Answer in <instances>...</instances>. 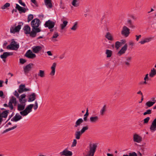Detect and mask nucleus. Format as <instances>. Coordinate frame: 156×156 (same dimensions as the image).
Listing matches in <instances>:
<instances>
[{"label": "nucleus", "mask_w": 156, "mask_h": 156, "mask_svg": "<svg viewBox=\"0 0 156 156\" xmlns=\"http://www.w3.org/2000/svg\"><path fill=\"white\" fill-rule=\"evenodd\" d=\"M132 57L131 56H128L126 58V61L129 62L132 59Z\"/></svg>", "instance_id": "obj_50"}, {"label": "nucleus", "mask_w": 156, "mask_h": 156, "mask_svg": "<svg viewBox=\"0 0 156 156\" xmlns=\"http://www.w3.org/2000/svg\"><path fill=\"white\" fill-rule=\"evenodd\" d=\"M82 133L80 131H77L75 132V137L76 139L79 140L80 138V136L82 135Z\"/></svg>", "instance_id": "obj_34"}, {"label": "nucleus", "mask_w": 156, "mask_h": 156, "mask_svg": "<svg viewBox=\"0 0 156 156\" xmlns=\"http://www.w3.org/2000/svg\"><path fill=\"white\" fill-rule=\"evenodd\" d=\"M44 3L48 8H50L52 7V5L51 0H44Z\"/></svg>", "instance_id": "obj_27"}, {"label": "nucleus", "mask_w": 156, "mask_h": 156, "mask_svg": "<svg viewBox=\"0 0 156 156\" xmlns=\"http://www.w3.org/2000/svg\"><path fill=\"white\" fill-rule=\"evenodd\" d=\"M59 35L57 32H55L51 38V40L53 41H56L57 40L56 38Z\"/></svg>", "instance_id": "obj_32"}, {"label": "nucleus", "mask_w": 156, "mask_h": 156, "mask_svg": "<svg viewBox=\"0 0 156 156\" xmlns=\"http://www.w3.org/2000/svg\"><path fill=\"white\" fill-rule=\"evenodd\" d=\"M19 47V45L15 41L11 42L10 44L7 46V48L11 50H16Z\"/></svg>", "instance_id": "obj_5"}, {"label": "nucleus", "mask_w": 156, "mask_h": 156, "mask_svg": "<svg viewBox=\"0 0 156 156\" xmlns=\"http://www.w3.org/2000/svg\"><path fill=\"white\" fill-rule=\"evenodd\" d=\"M32 64H29L23 67V71L25 74H27L30 70Z\"/></svg>", "instance_id": "obj_22"}, {"label": "nucleus", "mask_w": 156, "mask_h": 156, "mask_svg": "<svg viewBox=\"0 0 156 156\" xmlns=\"http://www.w3.org/2000/svg\"><path fill=\"white\" fill-rule=\"evenodd\" d=\"M152 101H149L146 103V105L148 107H150L153 106L155 103V100L154 98H151Z\"/></svg>", "instance_id": "obj_23"}, {"label": "nucleus", "mask_w": 156, "mask_h": 156, "mask_svg": "<svg viewBox=\"0 0 156 156\" xmlns=\"http://www.w3.org/2000/svg\"><path fill=\"white\" fill-rule=\"evenodd\" d=\"M60 156H72L73 153L72 151H69L67 148L65 149L59 153Z\"/></svg>", "instance_id": "obj_9"}, {"label": "nucleus", "mask_w": 156, "mask_h": 156, "mask_svg": "<svg viewBox=\"0 0 156 156\" xmlns=\"http://www.w3.org/2000/svg\"><path fill=\"white\" fill-rule=\"evenodd\" d=\"M38 103L37 101L35 102V105H34V110H36L38 108Z\"/></svg>", "instance_id": "obj_49"}, {"label": "nucleus", "mask_w": 156, "mask_h": 156, "mask_svg": "<svg viewBox=\"0 0 156 156\" xmlns=\"http://www.w3.org/2000/svg\"><path fill=\"white\" fill-rule=\"evenodd\" d=\"M78 23L77 22L74 23L73 25L71 28V30L73 31H75L78 28Z\"/></svg>", "instance_id": "obj_40"}, {"label": "nucleus", "mask_w": 156, "mask_h": 156, "mask_svg": "<svg viewBox=\"0 0 156 156\" xmlns=\"http://www.w3.org/2000/svg\"><path fill=\"white\" fill-rule=\"evenodd\" d=\"M77 144V140L76 139H75L73 140V142L72 143V145H71L72 147H74L76 146Z\"/></svg>", "instance_id": "obj_47"}, {"label": "nucleus", "mask_w": 156, "mask_h": 156, "mask_svg": "<svg viewBox=\"0 0 156 156\" xmlns=\"http://www.w3.org/2000/svg\"><path fill=\"white\" fill-rule=\"evenodd\" d=\"M19 3L21 5L23 6H25V4L24 3H23L22 2V0H19Z\"/></svg>", "instance_id": "obj_53"}, {"label": "nucleus", "mask_w": 156, "mask_h": 156, "mask_svg": "<svg viewBox=\"0 0 156 156\" xmlns=\"http://www.w3.org/2000/svg\"><path fill=\"white\" fill-rule=\"evenodd\" d=\"M129 45L133 46L134 45V43L132 41H130L129 43Z\"/></svg>", "instance_id": "obj_59"}, {"label": "nucleus", "mask_w": 156, "mask_h": 156, "mask_svg": "<svg viewBox=\"0 0 156 156\" xmlns=\"http://www.w3.org/2000/svg\"><path fill=\"white\" fill-rule=\"evenodd\" d=\"M16 8L20 12V13H25L27 10H28V9L27 8H24L20 6L18 4H16Z\"/></svg>", "instance_id": "obj_19"}, {"label": "nucleus", "mask_w": 156, "mask_h": 156, "mask_svg": "<svg viewBox=\"0 0 156 156\" xmlns=\"http://www.w3.org/2000/svg\"><path fill=\"white\" fill-rule=\"evenodd\" d=\"M148 74H147L146 75L145 77L144 78V80L146 81L147 80H148Z\"/></svg>", "instance_id": "obj_56"}, {"label": "nucleus", "mask_w": 156, "mask_h": 156, "mask_svg": "<svg viewBox=\"0 0 156 156\" xmlns=\"http://www.w3.org/2000/svg\"><path fill=\"white\" fill-rule=\"evenodd\" d=\"M133 140L134 142L140 143L142 141V137L139 135L135 133L133 135Z\"/></svg>", "instance_id": "obj_14"}, {"label": "nucleus", "mask_w": 156, "mask_h": 156, "mask_svg": "<svg viewBox=\"0 0 156 156\" xmlns=\"http://www.w3.org/2000/svg\"><path fill=\"white\" fill-rule=\"evenodd\" d=\"M72 5L74 7H77L79 6V4L77 0H73L72 2Z\"/></svg>", "instance_id": "obj_39"}, {"label": "nucleus", "mask_w": 156, "mask_h": 156, "mask_svg": "<svg viewBox=\"0 0 156 156\" xmlns=\"http://www.w3.org/2000/svg\"><path fill=\"white\" fill-rule=\"evenodd\" d=\"M122 45L121 43L119 41H116L115 43V47L118 49Z\"/></svg>", "instance_id": "obj_41"}, {"label": "nucleus", "mask_w": 156, "mask_h": 156, "mask_svg": "<svg viewBox=\"0 0 156 156\" xmlns=\"http://www.w3.org/2000/svg\"><path fill=\"white\" fill-rule=\"evenodd\" d=\"M47 54L49 56H51L52 55L51 51H48L47 52Z\"/></svg>", "instance_id": "obj_58"}, {"label": "nucleus", "mask_w": 156, "mask_h": 156, "mask_svg": "<svg viewBox=\"0 0 156 156\" xmlns=\"http://www.w3.org/2000/svg\"><path fill=\"white\" fill-rule=\"evenodd\" d=\"M64 55L65 54H64L60 55V56L59 57L60 59H63L64 57Z\"/></svg>", "instance_id": "obj_57"}, {"label": "nucleus", "mask_w": 156, "mask_h": 156, "mask_svg": "<svg viewBox=\"0 0 156 156\" xmlns=\"http://www.w3.org/2000/svg\"><path fill=\"white\" fill-rule=\"evenodd\" d=\"M14 95H15L17 98H19V94H18L17 92L15 90L14 93Z\"/></svg>", "instance_id": "obj_55"}, {"label": "nucleus", "mask_w": 156, "mask_h": 156, "mask_svg": "<svg viewBox=\"0 0 156 156\" xmlns=\"http://www.w3.org/2000/svg\"><path fill=\"white\" fill-rule=\"evenodd\" d=\"M152 110L151 109H148L144 113L143 115H149L151 113Z\"/></svg>", "instance_id": "obj_45"}, {"label": "nucleus", "mask_w": 156, "mask_h": 156, "mask_svg": "<svg viewBox=\"0 0 156 156\" xmlns=\"http://www.w3.org/2000/svg\"><path fill=\"white\" fill-rule=\"evenodd\" d=\"M88 126H84L83 127L81 130L80 131V132H81V133H82V134L84 132H85L86 131L88 130Z\"/></svg>", "instance_id": "obj_42"}, {"label": "nucleus", "mask_w": 156, "mask_h": 156, "mask_svg": "<svg viewBox=\"0 0 156 156\" xmlns=\"http://www.w3.org/2000/svg\"><path fill=\"white\" fill-rule=\"evenodd\" d=\"M36 94L34 93L32 94L29 96V99L28 100V102H31L34 101L36 99Z\"/></svg>", "instance_id": "obj_30"}, {"label": "nucleus", "mask_w": 156, "mask_h": 156, "mask_svg": "<svg viewBox=\"0 0 156 156\" xmlns=\"http://www.w3.org/2000/svg\"><path fill=\"white\" fill-rule=\"evenodd\" d=\"M33 106V104H30L28 105L24 110L20 112V114L23 117L27 116L29 113L32 112Z\"/></svg>", "instance_id": "obj_2"}, {"label": "nucleus", "mask_w": 156, "mask_h": 156, "mask_svg": "<svg viewBox=\"0 0 156 156\" xmlns=\"http://www.w3.org/2000/svg\"><path fill=\"white\" fill-rule=\"evenodd\" d=\"M105 37L108 40L110 41H113L114 40V37L109 32H107L105 35Z\"/></svg>", "instance_id": "obj_24"}, {"label": "nucleus", "mask_w": 156, "mask_h": 156, "mask_svg": "<svg viewBox=\"0 0 156 156\" xmlns=\"http://www.w3.org/2000/svg\"><path fill=\"white\" fill-rule=\"evenodd\" d=\"M17 127V126L16 125H15L14 126H13V127H12L11 128H10V129H11V130H12V129H15V128H16V127Z\"/></svg>", "instance_id": "obj_62"}, {"label": "nucleus", "mask_w": 156, "mask_h": 156, "mask_svg": "<svg viewBox=\"0 0 156 156\" xmlns=\"http://www.w3.org/2000/svg\"><path fill=\"white\" fill-rule=\"evenodd\" d=\"M22 115H20L19 113H16L15 115L11 119V121L13 122H17L22 119Z\"/></svg>", "instance_id": "obj_21"}, {"label": "nucleus", "mask_w": 156, "mask_h": 156, "mask_svg": "<svg viewBox=\"0 0 156 156\" xmlns=\"http://www.w3.org/2000/svg\"><path fill=\"white\" fill-rule=\"evenodd\" d=\"M150 119V118L149 117H147L146 118L144 119V124L147 123L148 122Z\"/></svg>", "instance_id": "obj_48"}, {"label": "nucleus", "mask_w": 156, "mask_h": 156, "mask_svg": "<svg viewBox=\"0 0 156 156\" xmlns=\"http://www.w3.org/2000/svg\"><path fill=\"white\" fill-rule=\"evenodd\" d=\"M105 54L106 55V57L108 58H110L111 57L112 52L111 50L107 49L106 50Z\"/></svg>", "instance_id": "obj_36"}, {"label": "nucleus", "mask_w": 156, "mask_h": 156, "mask_svg": "<svg viewBox=\"0 0 156 156\" xmlns=\"http://www.w3.org/2000/svg\"><path fill=\"white\" fill-rule=\"evenodd\" d=\"M42 48V47L41 46L35 45L32 47L31 49L34 53L37 54L40 52Z\"/></svg>", "instance_id": "obj_11"}, {"label": "nucleus", "mask_w": 156, "mask_h": 156, "mask_svg": "<svg viewBox=\"0 0 156 156\" xmlns=\"http://www.w3.org/2000/svg\"><path fill=\"white\" fill-rule=\"evenodd\" d=\"M130 29L126 26H124L121 31V34L125 37H128L130 34Z\"/></svg>", "instance_id": "obj_6"}, {"label": "nucleus", "mask_w": 156, "mask_h": 156, "mask_svg": "<svg viewBox=\"0 0 156 156\" xmlns=\"http://www.w3.org/2000/svg\"><path fill=\"white\" fill-rule=\"evenodd\" d=\"M89 113L88 112V109L87 108L86 111V112L85 114L84 115L83 120L85 121H86L87 120V116L88 115Z\"/></svg>", "instance_id": "obj_44"}, {"label": "nucleus", "mask_w": 156, "mask_h": 156, "mask_svg": "<svg viewBox=\"0 0 156 156\" xmlns=\"http://www.w3.org/2000/svg\"><path fill=\"white\" fill-rule=\"evenodd\" d=\"M153 39V37H146L142 39L141 41L139 42V43H140L141 44H143L145 43H148L152 40Z\"/></svg>", "instance_id": "obj_20"}, {"label": "nucleus", "mask_w": 156, "mask_h": 156, "mask_svg": "<svg viewBox=\"0 0 156 156\" xmlns=\"http://www.w3.org/2000/svg\"><path fill=\"white\" fill-rule=\"evenodd\" d=\"M10 6V4L9 3H6L4 5L2 6L1 7V8L2 9H6L7 7H9Z\"/></svg>", "instance_id": "obj_43"}, {"label": "nucleus", "mask_w": 156, "mask_h": 156, "mask_svg": "<svg viewBox=\"0 0 156 156\" xmlns=\"http://www.w3.org/2000/svg\"><path fill=\"white\" fill-rule=\"evenodd\" d=\"M135 36L136 37V40L137 41H138L139 39L141 38V35H136Z\"/></svg>", "instance_id": "obj_54"}, {"label": "nucleus", "mask_w": 156, "mask_h": 156, "mask_svg": "<svg viewBox=\"0 0 156 156\" xmlns=\"http://www.w3.org/2000/svg\"><path fill=\"white\" fill-rule=\"evenodd\" d=\"M21 28V26L20 25H18L16 27L12 26L10 29V32L13 34L19 32Z\"/></svg>", "instance_id": "obj_10"}, {"label": "nucleus", "mask_w": 156, "mask_h": 156, "mask_svg": "<svg viewBox=\"0 0 156 156\" xmlns=\"http://www.w3.org/2000/svg\"><path fill=\"white\" fill-rule=\"evenodd\" d=\"M30 90L29 89L25 88V86L24 84H21L19 87V89L18 90V92L20 93H21L25 91H29Z\"/></svg>", "instance_id": "obj_13"}, {"label": "nucleus", "mask_w": 156, "mask_h": 156, "mask_svg": "<svg viewBox=\"0 0 156 156\" xmlns=\"http://www.w3.org/2000/svg\"><path fill=\"white\" fill-rule=\"evenodd\" d=\"M125 64L127 66H129L130 65L129 63L128 62L126 61V62H125Z\"/></svg>", "instance_id": "obj_63"}, {"label": "nucleus", "mask_w": 156, "mask_h": 156, "mask_svg": "<svg viewBox=\"0 0 156 156\" xmlns=\"http://www.w3.org/2000/svg\"><path fill=\"white\" fill-rule=\"evenodd\" d=\"M3 95V93L2 91L0 90V97H2Z\"/></svg>", "instance_id": "obj_61"}, {"label": "nucleus", "mask_w": 156, "mask_h": 156, "mask_svg": "<svg viewBox=\"0 0 156 156\" xmlns=\"http://www.w3.org/2000/svg\"><path fill=\"white\" fill-rule=\"evenodd\" d=\"M38 75L41 77H44L45 76L44 72L43 70H39V72L38 74Z\"/></svg>", "instance_id": "obj_38"}, {"label": "nucleus", "mask_w": 156, "mask_h": 156, "mask_svg": "<svg viewBox=\"0 0 156 156\" xmlns=\"http://www.w3.org/2000/svg\"><path fill=\"white\" fill-rule=\"evenodd\" d=\"M127 44H126L122 48L121 50L119 51L118 53V55L119 56H121L122 55L124 54L127 49Z\"/></svg>", "instance_id": "obj_15"}, {"label": "nucleus", "mask_w": 156, "mask_h": 156, "mask_svg": "<svg viewBox=\"0 0 156 156\" xmlns=\"http://www.w3.org/2000/svg\"><path fill=\"white\" fill-rule=\"evenodd\" d=\"M156 75V69L154 68H152L149 73V76L151 77H153Z\"/></svg>", "instance_id": "obj_33"}, {"label": "nucleus", "mask_w": 156, "mask_h": 156, "mask_svg": "<svg viewBox=\"0 0 156 156\" xmlns=\"http://www.w3.org/2000/svg\"><path fill=\"white\" fill-rule=\"evenodd\" d=\"M129 156H137L136 153L135 152L129 153Z\"/></svg>", "instance_id": "obj_52"}, {"label": "nucleus", "mask_w": 156, "mask_h": 156, "mask_svg": "<svg viewBox=\"0 0 156 156\" xmlns=\"http://www.w3.org/2000/svg\"><path fill=\"white\" fill-rule=\"evenodd\" d=\"M107 107L106 105H104L101 108L100 111V114L101 115H103L105 114L106 111Z\"/></svg>", "instance_id": "obj_35"}, {"label": "nucleus", "mask_w": 156, "mask_h": 156, "mask_svg": "<svg viewBox=\"0 0 156 156\" xmlns=\"http://www.w3.org/2000/svg\"><path fill=\"white\" fill-rule=\"evenodd\" d=\"M26 96V95L25 94H22L20 97H19L18 98H19V101L20 102H24L26 100H23L24 98Z\"/></svg>", "instance_id": "obj_37"}, {"label": "nucleus", "mask_w": 156, "mask_h": 156, "mask_svg": "<svg viewBox=\"0 0 156 156\" xmlns=\"http://www.w3.org/2000/svg\"><path fill=\"white\" fill-rule=\"evenodd\" d=\"M126 23L127 25L131 29H134L136 28L135 25L130 19H128Z\"/></svg>", "instance_id": "obj_17"}, {"label": "nucleus", "mask_w": 156, "mask_h": 156, "mask_svg": "<svg viewBox=\"0 0 156 156\" xmlns=\"http://www.w3.org/2000/svg\"><path fill=\"white\" fill-rule=\"evenodd\" d=\"M25 33L27 34H29L30 37H34L36 35V34L35 32H34V34L32 35V30L31 31V28L30 26L28 25H26L24 26L23 28Z\"/></svg>", "instance_id": "obj_4"}, {"label": "nucleus", "mask_w": 156, "mask_h": 156, "mask_svg": "<svg viewBox=\"0 0 156 156\" xmlns=\"http://www.w3.org/2000/svg\"><path fill=\"white\" fill-rule=\"evenodd\" d=\"M62 21V23L60 24V27L62 30H63L67 26L68 23V22L67 21L64 20L62 21V20H61Z\"/></svg>", "instance_id": "obj_31"}, {"label": "nucleus", "mask_w": 156, "mask_h": 156, "mask_svg": "<svg viewBox=\"0 0 156 156\" xmlns=\"http://www.w3.org/2000/svg\"><path fill=\"white\" fill-rule=\"evenodd\" d=\"M97 147V144L90 143L89 144V150L88 153L89 155L91 156H94Z\"/></svg>", "instance_id": "obj_3"}, {"label": "nucleus", "mask_w": 156, "mask_h": 156, "mask_svg": "<svg viewBox=\"0 0 156 156\" xmlns=\"http://www.w3.org/2000/svg\"><path fill=\"white\" fill-rule=\"evenodd\" d=\"M83 122V120L82 118L78 119L76 122L74 127H77L80 126L81 124Z\"/></svg>", "instance_id": "obj_29"}, {"label": "nucleus", "mask_w": 156, "mask_h": 156, "mask_svg": "<svg viewBox=\"0 0 156 156\" xmlns=\"http://www.w3.org/2000/svg\"><path fill=\"white\" fill-rule=\"evenodd\" d=\"M34 16L33 15L31 14H29L28 15V22H29L33 18Z\"/></svg>", "instance_id": "obj_46"}, {"label": "nucleus", "mask_w": 156, "mask_h": 156, "mask_svg": "<svg viewBox=\"0 0 156 156\" xmlns=\"http://www.w3.org/2000/svg\"><path fill=\"white\" fill-rule=\"evenodd\" d=\"M150 129L152 132H154L156 130V117L152 122Z\"/></svg>", "instance_id": "obj_18"}, {"label": "nucleus", "mask_w": 156, "mask_h": 156, "mask_svg": "<svg viewBox=\"0 0 156 156\" xmlns=\"http://www.w3.org/2000/svg\"><path fill=\"white\" fill-rule=\"evenodd\" d=\"M12 54L9 52H4L3 54L0 56V58L2 59H5L8 56L12 55Z\"/></svg>", "instance_id": "obj_28"}, {"label": "nucleus", "mask_w": 156, "mask_h": 156, "mask_svg": "<svg viewBox=\"0 0 156 156\" xmlns=\"http://www.w3.org/2000/svg\"><path fill=\"white\" fill-rule=\"evenodd\" d=\"M20 62L21 64H24L25 63L26 61L25 59H23V58H20Z\"/></svg>", "instance_id": "obj_51"}, {"label": "nucleus", "mask_w": 156, "mask_h": 156, "mask_svg": "<svg viewBox=\"0 0 156 156\" xmlns=\"http://www.w3.org/2000/svg\"><path fill=\"white\" fill-rule=\"evenodd\" d=\"M138 94H140L142 95H143L142 93L141 92V91L140 90L137 92Z\"/></svg>", "instance_id": "obj_64"}, {"label": "nucleus", "mask_w": 156, "mask_h": 156, "mask_svg": "<svg viewBox=\"0 0 156 156\" xmlns=\"http://www.w3.org/2000/svg\"><path fill=\"white\" fill-rule=\"evenodd\" d=\"M3 83V81L2 80H0V87H2V83Z\"/></svg>", "instance_id": "obj_60"}, {"label": "nucleus", "mask_w": 156, "mask_h": 156, "mask_svg": "<svg viewBox=\"0 0 156 156\" xmlns=\"http://www.w3.org/2000/svg\"><path fill=\"white\" fill-rule=\"evenodd\" d=\"M56 66V63L54 62L53 63L52 66L51 67V71L50 74L51 76H53L55 75V69Z\"/></svg>", "instance_id": "obj_25"}, {"label": "nucleus", "mask_w": 156, "mask_h": 156, "mask_svg": "<svg viewBox=\"0 0 156 156\" xmlns=\"http://www.w3.org/2000/svg\"><path fill=\"white\" fill-rule=\"evenodd\" d=\"M99 119V117L98 116H91L90 118V121L91 123H94L98 122Z\"/></svg>", "instance_id": "obj_26"}, {"label": "nucleus", "mask_w": 156, "mask_h": 156, "mask_svg": "<svg viewBox=\"0 0 156 156\" xmlns=\"http://www.w3.org/2000/svg\"><path fill=\"white\" fill-rule=\"evenodd\" d=\"M40 20L37 18H35L33 20L31 23V25L32 27V35L34 34V32L36 34L40 32L41 31L40 28L38 27L41 23Z\"/></svg>", "instance_id": "obj_1"}, {"label": "nucleus", "mask_w": 156, "mask_h": 156, "mask_svg": "<svg viewBox=\"0 0 156 156\" xmlns=\"http://www.w3.org/2000/svg\"><path fill=\"white\" fill-rule=\"evenodd\" d=\"M26 100H25L24 102H20V104H18L17 109L19 111H23L24 108L26 105Z\"/></svg>", "instance_id": "obj_16"}, {"label": "nucleus", "mask_w": 156, "mask_h": 156, "mask_svg": "<svg viewBox=\"0 0 156 156\" xmlns=\"http://www.w3.org/2000/svg\"><path fill=\"white\" fill-rule=\"evenodd\" d=\"M55 24L54 22L49 20L46 22L44 26L45 27H48L49 29H51L54 27Z\"/></svg>", "instance_id": "obj_12"}, {"label": "nucleus", "mask_w": 156, "mask_h": 156, "mask_svg": "<svg viewBox=\"0 0 156 156\" xmlns=\"http://www.w3.org/2000/svg\"><path fill=\"white\" fill-rule=\"evenodd\" d=\"M17 102L16 98L13 97H12L10 99L9 102L8 104L9 107L11 110H12L13 108V107L12 104L14 106H16L17 105Z\"/></svg>", "instance_id": "obj_7"}, {"label": "nucleus", "mask_w": 156, "mask_h": 156, "mask_svg": "<svg viewBox=\"0 0 156 156\" xmlns=\"http://www.w3.org/2000/svg\"><path fill=\"white\" fill-rule=\"evenodd\" d=\"M33 52L32 51L30 50H29L26 52L25 56L28 58L34 59L36 57V55L35 53Z\"/></svg>", "instance_id": "obj_8"}]
</instances>
